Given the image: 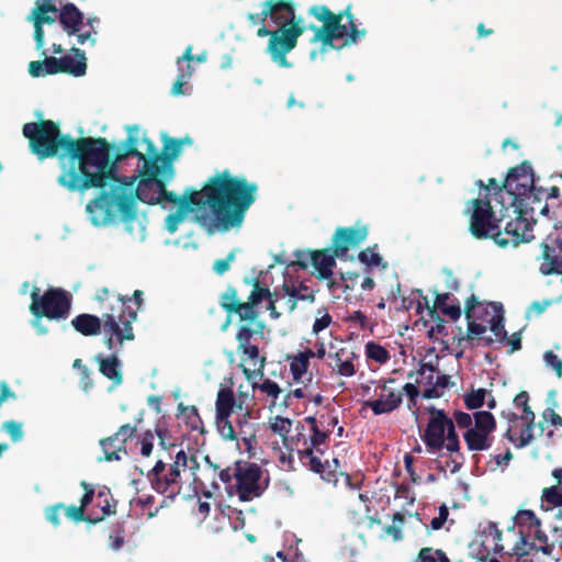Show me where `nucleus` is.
Instances as JSON below:
<instances>
[{"label":"nucleus","mask_w":562,"mask_h":562,"mask_svg":"<svg viewBox=\"0 0 562 562\" xmlns=\"http://www.w3.org/2000/svg\"><path fill=\"white\" fill-rule=\"evenodd\" d=\"M551 475L557 484L542 490L541 502L550 507H560L562 506V468L553 469Z\"/></svg>","instance_id":"29"},{"label":"nucleus","mask_w":562,"mask_h":562,"mask_svg":"<svg viewBox=\"0 0 562 562\" xmlns=\"http://www.w3.org/2000/svg\"><path fill=\"white\" fill-rule=\"evenodd\" d=\"M543 361L546 366L551 368L559 378L562 376V360L552 350H547L544 352Z\"/></svg>","instance_id":"59"},{"label":"nucleus","mask_w":562,"mask_h":562,"mask_svg":"<svg viewBox=\"0 0 562 562\" xmlns=\"http://www.w3.org/2000/svg\"><path fill=\"white\" fill-rule=\"evenodd\" d=\"M143 291L142 290H135L133 295L130 297L127 295H117V304H119V308H120V313L125 310L126 307L128 308H132L128 303L132 302V300L135 301L136 305H137V310H139L144 303V300H143Z\"/></svg>","instance_id":"54"},{"label":"nucleus","mask_w":562,"mask_h":562,"mask_svg":"<svg viewBox=\"0 0 562 562\" xmlns=\"http://www.w3.org/2000/svg\"><path fill=\"white\" fill-rule=\"evenodd\" d=\"M114 306H112L111 312L102 315V330L106 348L117 352L115 349L116 344L122 346L124 341L135 339L132 324L137 318V310L126 307L117 316L114 315Z\"/></svg>","instance_id":"10"},{"label":"nucleus","mask_w":562,"mask_h":562,"mask_svg":"<svg viewBox=\"0 0 562 562\" xmlns=\"http://www.w3.org/2000/svg\"><path fill=\"white\" fill-rule=\"evenodd\" d=\"M235 406L234 393L231 389H221L216 397V417H231Z\"/></svg>","instance_id":"32"},{"label":"nucleus","mask_w":562,"mask_h":562,"mask_svg":"<svg viewBox=\"0 0 562 562\" xmlns=\"http://www.w3.org/2000/svg\"><path fill=\"white\" fill-rule=\"evenodd\" d=\"M463 439L469 451H484L492 447L494 437L488 432L469 428L464 431Z\"/></svg>","instance_id":"28"},{"label":"nucleus","mask_w":562,"mask_h":562,"mask_svg":"<svg viewBox=\"0 0 562 562\" xmlns=\"http://www.w3.org/2000/svg\"><path fill=\"white\" fill-rule=\"evenodd\" d=\"M483 536L485 539L483 543L492 541L493 550L495 552L503 551L504 544L502 543V531L497 528V525L494 522H488L487 526L483 529Z\"/></svg>","instance_id":"41"},{"label":"nucleus","mask_w":562,"mask_h":562,"mask_svg":"<svg viewBox=\"0 0 562 562\" xmlns=\"http://www.w3.org/2000/svg\"><path fill=\"white\" fill-rule=\"evenodd\" d=\"M63 512L69 519H71L74 521L86 520L89 522H97V521L101 520V518L93 520L88 517H85V509L81 506H75V505L65 506V509H63Z\"/></svg>","instance_id":"55"},{"label":"nucleus","mask_w":562,"mask_h":562,"mask_svg":"<svg viewBox=\"0 0 562 562\" xmlns=\"http://www.w3.org/2000/svg\"><path fill=\"white\" fill-rule=\"evenodd\" d=\"M127 136L124 142L114 146L105 138V161L100 167H88L89 173H99L100 179L93 189H100V193L88 202L86 211L91 223L95 226L111 223L116 215L123 222H132L137 215L135 198L128 184L116 176L117 167L127 157H136L139 161L148 159V154L140 153L139 126L127 125Z\"/></svg>","instance_id":"4"},{"label":"nucleus","mask_w":562,"mask_h":562,"mask_svg":"<svg viewBox=\"0 0 562 562\" xmlns=\"http://www.w3.org/2000/svg\"><path fill=\"white\" fill-rule=\"evenodd\" d=\"M395 381L394 378L380 380L378 382V389H381V393L378 398L364 402V405L370 407L374 415L390 414L401 406L403 402L402 391L390 386V384L395 383Z\"/></svg>","instance_id":"14"},{"label":"nucleus","mask_w":562,"mask_h":562,"mask_svg":"<svg viewBox=\"0 0 562 562\" xmlns=\"http://www.w3.org/2000/svg\"><path fill=\"white\" fill-rule=\"evenodd\" d=\"M137 431V425L124 424L120 426L116 432L113 435L102 438L100 446L104 452L105 461H120V453L127 454L126 442L132 439Z\"/></svg>","instance_id":"15"},{"label":"nucleus","mask_w":562,"mask_h":562,"mask_svg":"<svg viewBox=\"0 0 562 562\" xmlns=\"http://www.w3.org/2000/svg\"><path fill=\"white\" fill-rule=\"evenodd\" d=\"M541 252L537 257L540 261L539 271L543 276L562 274V256L557 252L553 244L546 238L540 244Z\"/></svg>","instance_id":"21"},{"label":"nucleus","mask_w":562,"mask_h":562,"mask_svg":"<svg viewBox=\"0 0 562 562\" xmlns=\"http://www.w3.org/2000/svg\"><path fill=\"white\" fill-rule=\"evenodd\" d=\"M70 52L71 56H64L58 58L60 72L70 74L75 77L83 76L87 71V63L85 52L80 48L72 47Z\"/></svg>","instance_id":"24"},{"label":"nucleus","mask_w":562,"mask_h":562,"mask_svg":"<svg viewBox=\"0 0 562 562\" xmlns=\"http://www.w3.org/2000/svg\"><path fill=\"white\" fill-rule=\"evenodd\" d=\"M366 225H356L350 227H339L333 236V248L337 258H344L350 248L360 245L368 236Z\"/></svg>","instance_id":"17"},{"label":"nucleus","mask_w":562,"mask_h":562,"mask_svg":"<svg viewBox=\"0 0 562 562\" xmlns=\"http://www.w3.org/2000/svg\"><path fill=\"white\" fill-rule=\"evenodd\" d=\"M366 356L380 364L386 363L391 358L386 348L373 341L366 345Z\"/></svg>","instance_id":"42"},{"label":"nucleus","mask_w":562,"mask_h":562,"mask_svg":"<svg viewBox=\"0 0 562 562\" xmlns=\"http://www.w3.org/2000/svg\"><path fill=\"white\" fill-rule=\"evenodd\" d=\"M178 409L181 412L184 424L191 431L204 432L202 418L194 405L184 406L183 403H180Z\"/></svg>","instance_id":"33"},{"label":"nucleus","mask_w":562,"mask_h":562,"mask_svg":"<svg viewBox=\"0 0 562 562\" xmlns=\"http://www.w3.org/2000/svg\"><path fill=\"white\" fill-rule=\"evenodd\" d=\"M23 424L16 420H7L2 424L4 430L12 439L13 442H19L23 439Z\"/></svg>","instance_id":"51"},{"label":"nucleus","mask_w":562,"mask_h":562,"mask_svg":"<svg viewBox=\"0 0 562 562\" xmlns=\"http://www.w3.org/2000/svg\"><path fill=\"white\" fill-rule=\"evenodd\" d=\"M451 418L453 419L454 426H458L459 428H465V430L473 428L474 418L473 415H470L469 413L454 411Z\"/></svg>","instance_id":"57"},{"label":"nucleus","mask_w":562,"mask_h":562,"mask_svg":"<svg viewBox=\"0 0 562 562\" xmlns=\"http://www.w3.org/2000/svg\"><path fill=\"white\" fill-rule=\"evenodd\" d=\"M358 259L360 260V262L367 265L368 267L386 266L385 263H383L382 256L376 251V245L361 250L358 255Z\"/></svg>","instance_id":"44"},{"label":"nucleus","mask_w":562,"mask_h":562,"mask_svg":"<svg viewBox=\"0 0 562 562\" xmlns=\"http://www.w3.org/2000/svg\"><path fill=\"white\" fill-rule=\"evenodd\" d=\"M240 461L234 463V467H227L218 472L220 480L225 484V490L229 495L236 493V483L239 474Z\"/></svg>","instance_id":"36"},{"label":"nucleus","mask_w":562,"mask_h":562,"mask_svg":"<svg viewBox=\"0 0 562 562\" xmlns=\"http://www.w3.org/2000/svg\"><path fill=\"white\" fill-rule=\"evenodd\" d=\"M65 509V505L61 503L55 504L46 508L45 516L46 519L53 524L55 527L60 525V514Z\"/></svg>","instance_id":"62"},{"label":"nucleus","mask_w":562,"mask_h":562,"mask_svg":"<svg viewBox=\"0 0 562 562\" xmlns=\"http://www.w3.org/2000/svg\"><path fill=\"white\" fill-rule=\"evenodd\" d=\"M509 209L497 215L491 201L486 198L470 200L464 213L469 215V232L475 239H493L502 247H516L535 238L531 224L521 216H512Z\"/></svg>","instance_id":"5"},{"label":"nucleus","mask_w":562,"mask_h":562,"mask_svg":"<svg viewBox=\"0 0 562 562\" xmlns=\"http://www.w3.org/2000/svg\"><path fill=\"white\" fill-rule=\"evenodd\" d=\"M329 357L335 359V369L339 375L342 376H352L356 373L355 366L351 360H342L340 358L339 352L334 355H329Z\"/></svg>","instance_id":"50"},{"label":"nucleus","mask_w":562,"mask_h":562,"mask_svg":"<svg viewBox=\"0 0 562 562\" xmlns=\"http://www.w3.org/2000/svg\"><path fill=\"white\" fill-rule=\"evenodd\" d=\"M262 474V470L257 463L240 461L236 493L241 502L252 501L263 494L268 483H261Z\"/></svg>","instance_id":"12"},{"label":"nucleus","mask_w":562,"mask_h":562,"mask_svg":"<svg viewBox=\"0 0 562 562\" xmlns=\"http://www.w3.org/2000/svg\"><path fill=\"white\" fill-rule=\"evenodd\" d=\"M251 382V390L255 391L256 389L260 390L262 393H265L268 397H271L273 402L279 397L281 393L280 386L272 380L266 379L262 383H257L255 380Z\"/></svg>","instance_id":"46"},{"label":"nucleus","mask_w":562,"mask_h":562,"mask_svg":"<svg viewBox=\"0 0 562 562\" xmlns=\"http://www.w3.org/2000/svg\"><path fill=\"white\" fill-rule=\"evenodd\" d=\"M486 390L477 389L473 390L470 393H467L463 397L464 405L468 409H477L483 406L485 402Z\"/></svg>","instance_id":"47"},{"label":"nucleus","mask_w":562,"mask_h":562,"mask_svg":"<svg viewBox=\"0 0 562 562\" xmlns=\"http://www.w3.org/2000/svg\"><path fill=\"white\" fill-rule=\"evenodd\" d=\"M237 352L240 355L241 359L239 368L247 381L263 376L266 357L260 356L258 346L252 344L244 345V347L237 346Z\"/></svg>","instance_id":"18"},{"label":"nucleus","mask_w":562,"mask_h":562,"mask_svg":"<svg viewBox=\"0 0 562 562\" xmlns=\"http://www.w3.org/2000/svg\"><path fill=\"white\" fill-rule=\"evenodd\" d=\"M215 424L222 438L225 440L234 441L237 439L235 429L229 420V417H216Z\"/></svg>","instance_id":"49"},{"label":"nucleus","mask_w":562,"mask_h":562,"mask_svg":"<svg viewBox=\"0 0 562 562\" xmlns=\"http://www.w3.org/2000/svg\"><path fill=\"white\" fill-rule=\"evenodd\" d=\"M71 326L83 336H97L103 329V321L97 315L82 313L71 319Z\"/></svg>","instance_id":"25"},{"label":"nucleus","mask_w":562,"mask_h":562,"mask_svg":"<svg viewBox=\"0 0 562 562\" xmlns=\"http://www.w3.org/2000/svg\"><path fill=\"white\" fill-rule=\"evenodd\" d=\"M474 426L473 429H477L484 432L493 434L496 429V420L492 413L487 411H479L473 414Z\"/></svg>","instance_id":"37"},{"label":"nucleus","mask_w":562,"mask_h":562,"mask_svg":"<svg viewBox=\"0 0 562 562\" xmlns=\"http://www.w3.org/2000/svg\"><path fill=\"white\" fill-rule=\"evenodd\" d=\"M402 394H406L408 397V409H413L417 406V398L420 395L419 389L414 383H406L402 389Z\"/></svg>","instance_id":"60"},{"label":"nucleus","mask_w":562,"mask_h":562,"mask_svg":"<svg viewBox=\"0 0 562 562\" xmlns=\"http://www.w3.org/2000/svg\"><path fill=\"white\" fill-rule=\"evenodd\" d=\"M450 376L447 374H438L435 383L430 387H425L422 396L426 400L438 398L443 395L442 389L450 386Z\"/></svg>","instance_id":"39"},{"label":"nucleus","mask_w":562,"mask_h":562,"mask_svg":"<svg viewBox=\"0 0 562 562\" xmlns=\"http://www.w3.org/2000/svg\"><path fill=\"white\" fill-rule=\"evenodd\" d=\"M155 435L151 430L144 431L139 437L140 454L143 457H149L154 448Z\"/></svg>","instance_id":"56"},{"label":"nucleus","mask_w":562,"mask_h":562,"mask_svg":"<svg viewBox=\"0 0 562 562\" xmlns=\"http://www.w3.org/2000/svg\"><path fill=\"white\" fill-rule=\"evenodd\" d=\"M244 282L251 286L247 301H241L236 288L228 285L220 295V305L228 314L222 329L225 330L231 323V315H236L240 323L237 333V346L249 345L254 336L263 335L265 323L261 321L258 305L265 297L271 295L267 285H262L259 277H245Z\"/></svg>","instance_id":"6"},{"label":"nucleus","mask_w":562,"mask_h":562,"mask_svg":"<svg viewBox=\"0 0 562 562\" xmlns=\"http://www.w3.org/2000/svg\"><path fill=\"white\" fill-rule=\"evenodd\" d=\"M429 419L424 434L420 436L428 452H437L446 449L450 456L451 472L460 471L464 463V454L461 452L460 439L456 430L453 419L443 409L429 406L427 408Z\"/></svg>","instance_id":"8"},{"label":"nucleus","mask_w":562,"mask_h":562,"mask_svg":"<svg viewBox=\"0 0 562 562\" xmlns=\"http://www.w3.org/2000/svg\"><path fill=\"white\" fill-rule=\"evenodd\" d=\"M414 562H451L446 552L431 547L422 548Z\"/></svg>","instance_id":"38"},{"label":"nucleus","mask_w":562,"mask_h":562,"mask_svg":"<svg viewBox=\"0 0 562 562\" xmlns=\"http://www.w3.org/2000/svg\"><path fill=\"white\" fill-rule=\"evenodd\" d=\"M184 140L192 144L189 136L166 138L164 151L158 154L154 143L143 137L148 159L139 169L136 196L147 204L178 205L165 220L166 229L171 234L189 213H194L201 226H213L220 232L240 227L258 190L257 183L248 182L245 177H234L225 169L211 177L200 191L188 188L182 196H178L167 190V182L175 176L173 160L180 155Z\"/></svg>","instance_id":"1"},{"label":"nucleus","mask_w":562,"mask_h":562,"mask_svg":"<svg viewBox=\"0 0 562 562\" xmlns=\"http://www.w3.org/2000/svg\"><path fill=\"white\" fill-rule=\"evenodd\" d=\"M235 254L236 250L234 249L226 256V258L215 260L213 265L214 272L222 276L228 271L231 263L235 260Z\"/></svg>","instance_id":"61"},{"label":"nucleus","mask_w":562,"mask_h":562,"mask_svg":"<svg viewBox=\"0 0 562 562\" xmlns=\"http://www.w3.org/2000/svg\"><path fill=\"white\" fill-rule=\"evenodd\" d=\"M417 374L422 375L423 379L426 380L425 384L427 387H430L434 385L436 376V368L430 363H422L420 368L416 372Z\"/></svg>","instance_id":"63"},{"label":"nucleus","mask_w":562,"mask_h":562,"mask_svg":"<svg viewBox=\"0 0 562 562\" xmlns=\"http://www.w3.org/2000/svg\"><path fill=\"white\" fill-rule=\"evenodd\" d=\"M289 291L295 294L299 301H306L310 303H313L315 301L314 291L303 283H300L297 286L294 284H289Z\"/></svg>","instance_id":"53"},{"label":"nucleus","mask_w":562,"mask_h":562,"mask_svg":"<svg viewBox=\"0 0 562 562\" xmlns=\"http://www.w3.org/2000/svg\"><path fill=\"white\" fill-rule=\"evenodd\" d=\"M336 257L335 248H333V250L330 248H325L322 250L310 251L311 265L317 271V279L322 280L333 277V268L336 265Z\"/></svg>","instance_id":"22"},{"label":"nucleus","mask_w":562,"mask_h":562,"mask_svg":"<svg viewBox=\"0 0 562 562\" xmlns=\"http://www.w3.org/2000/svg\"><path fill=\"white\" fill-rule=\"evenodd\" d=\"M450 299V293H440L436 295L435 304L434 306L428 305V300L426 296L423 297L424 303L420 301L417 302L416 312L418 314H422L424 311V307L427 308L428 315L431 319L438 321L435 328H431L430 331L437 330V333H442L445 330L443 319H441L437 313V308L441 310V307H445L447 305V302Z\"/></svg>","instance_id":"27"},{"label":"nucleus","mask_w":562,"mask_h":562,"mask_svg":"<svg viewBox=\"0 0 562 562\" xmlns=\"http://www.w3.org/2000/svg\"><path fill=\"white\" fill-rule=\"evenodd\" d=\"M533 187V169L531 164L525 160L520 165L508 170L501 189H505V191L512 195L514 202L530 193Z\"/></svg>","instance_id":"13"},{"label":"nucleus","mask_w":562,"mask_h":562,"mask_svg":"<svg viewBox=\"0 0 562 562\" xmlns=\"http://www.w3.org/2000/svg\"><path fill=\"white\" fill-rule=\"evenodd\" d=\"M22 133L38 160L53 157H58L60 162L68 160L58 182L69 191H87L100 179L99 173L90 175L88 167H100L105 160L104 137L74 138L70 134H63L52 120L25 123Z\"/></svg>","instance_id":"3"},{"label":"nucleus","mask_w":562,"mask_h":562,"mask_svg":"<svg viewBox=\"0 0 562 562\" xmlns=\"http://www.w3.org/2000/svg\"><path fill=\"white\" fill-rule=\"evenodd\" d=\"M314 417L317 423V429L327 435V438L329 439L334 428L338 425V416L334 413H323Z\"/></svg>","instance_id":"43"},{"label":"nucleus","mask_w":562,"mask_h":562,"mask_svg":"<svg viewBox=\"0 0 562 562\" xmlns=\"http://www.w3.org/2000/svg\"><path fill=\"white\" fill-rule=\"evenodd\" d=\"M561 297L555 299H546L542 301H535L531 303V305L528 308L529 313H533L536 316L541 315L548 307L552 306L553 304L560 303Z\"/></svg>","instance_id":"58"},{"label":"nucleus","mask_w":562,"mask_h":562,"mask_svg":"<svg viewBox=\"0 0 562 562\" xmlns=\"http://www.w3.org/2000/svg\"><path fill=\"white\" fill-rule=\"evenodd\" d=\"M491 306L494 308V314L487 321L490 329L497 339L504 341L507 339V331L504 326L503 307L501 304H491Z\"/></svg>","instance_id":"35"},{"label":"nucleus","mask_w":562,"mask_h":562,"mask_svg":"<svg viewBox=\"0 0 562 562\" xmlns=\"http://www.w3.org/2000/svg\"><path fill=\"white\" fill-rule=\"evenodd\" d=\"M171 471H176L179 474L182 470L189 469L193 476V481L196 482V470L199 469V462L194 454L188 456L184 450H179L173 459V462L169 464Z\"/></svg>","instance_id":"30"},{"label":"nucleus","mask_w":562,"mask_h":562,"mask_svg":"<svg viewBox=\"0 0 562 562\" xmlns=\"http://www.w3.org/2000/svg\"><path fill=\"white\" fill-rule=\"evenodd\" d=\"M310 363L305 360V357L294 356L290 362V370L293 375V380L296 382L302 381L303 375L307 372Z\"/></svg>","instance_id":"48"},{"label":"nucleus","mask_w":562,"mask_h":562,"mask_svg":"<svg viewBox=\"0 0 562 562\" xmlns=\"http://www.w3.org/2000/svg\"><path fill=\"white\" fill-rule=\"evenodd\" d=\"M536 429V425L525 424L522 423V427L520 429L519 437L517 438L515 434H513L512 428L509 427L504 437L507 438L510 442L516 445V448H524L531 443L535 438L533 430Z\"/></svg>","instance_id":"34"},{"label":"nucleus","mask_w":562,"mask_h":562,"mask_svg":"<svg viewBox=\"0 0 562 562\" xmlns=\"http://www.w3.org/2000/svg\"><path fill=\"white\" fill-rule=\"evenodd\" d=\"M57 7L52 3V0H45L42 4H37L32 11V20L34 24V41L36 49H42L44 46V24H52L56 21V16L48 13H57Z\"/></svg>","instance_id":"19"},{"label":"nucleus","mask_w":562,"mask_h":562,"mask_svg":"<svg viewBox=\"0 0 562 562\" xmlns=\"http://www.w3.org/2000/svg\"><path fill=\"white\" fill-rule=\"evenodd\" d=\"M533 531V539L538 542V544L533 543L532 546L538 550L542 551L546 554H550L553 546L548 543V536L540 527H535L531 529Z\"/></svg>","instance_id":"52"},{"label":"nucleus","mask_w":562,"mask_h":562,"mask_svg":"<svg viewBox=\"0 0 562 562\" xmlns=\"http://www.w3.org/2000/svg\"><path fill=\"white\" fill-rule=\"evenodd\" d=\"M194 68L191 65H186L184 68L179 67V74L171 88L172 95H183L187 93L186 86L188 80L192 77Z\"/></svg>","instance_id":"40"},{"label":"nucleus","mask_w":562,"mask_h":562,"mask_svg":"<svg viewBox=\"0 0 562 562\" xmlns=\"http://www.w3.org/2000/svg\"><path fill=\"white\" fill-rule=\"evenodd\" d=\"M94 21L95 19H88L85 23L82 12L70 2L58 10V22L63 30L69 36L76 35L80 45L86 42H90L91 45L95 44V38L92 37V33H95L93 29Z\"/></svg>","instance_id":"11"},{"label":"nucleus","mask_w":562,"mask_h":562,"mask_svg":"<svg viewBox=\"0 0 562 562\" xmlns=\"http://www.w3.org/2000/svg\"><path fill=\"white\" fill-rule=\"evenodd\" d=\"M294 431L295 434L290 439L292 445L290 450L297 452L301 464L312 472L319 474L324 481L336 484V469L339 465V461L338 459H333L335 469H331L328 460L322 461V456L328 447L329 439L327 435L317 429L315 417L306 416L303 420L296 422Z\"/></svg>","instance_id":"7"},{"label":"nucleus","mask_w":562,"mask_h":562,"mask_svg":"<svg viewBox=\"0 0 562 562\" xmlns=\"http://www.w3.org/2000/svg\"><path fill=\"white\" fill-rule=\"evenodd\" d=\"M516 524L519 527L528 528L529 532L532 528L541 526L540 519L530 509L519 510L516 515Z\"/></svg>","instance_id":"45"},{"label":"nucleus","mask_w":562,"mask_h":562,"mask_svg":"<svg viewBox=\"0 0 562 562\" xmlns=\"http://www.w3.org/2000/svg\"><path fill=\"white\" fill-rule=\"evenodd\" d=\"M30 312L33 317H46L50 321H61L69 316L71 296L61 288H48L43 294L34 286L31 291Z\"/></svg>","instance_id":"9"},{"label":"nucleus","mask_w":562,"mask_h":562,"mask_svg":"<svg viewBox=\"0 0 562 562\" xmlns=\"http://www.w3.org/2000/svg\"><path fill=\"white\" fill-rule=\"evenodd\" d=\"M293 425L294 422L292 419L279 415L270 418L269 420V428L272 432L282 437V442L288 449H291L292 447L290 442L292 436H290V432L292 431Z\"/></svg>","instance_id":"31"},{"label":"nucleus","mask_w":562,"mask_h":562,"mask_svg":"<svg viewBox=\"0 0 562 562\" xmlns=\"http://www.w3.org/2000/svg\"><path fill=\"white\" fill-rule=\"evenodd\" d=\"M95 360L99 363V371L115 385H119L123 381V373L121 370V362L117 358L116 352L109 357L97 356Z\"/></svg>","instance_id":"26"},{"label":"nucleus","mask_w":562,"mask_h":562,"mask_svg":"<svg viewBox=\"0 0 562 562\" xmlns=\"http://www.w3.org/2000/svg\"><path fill=\"white\" fill-rule=\"evenodd\" d=\"M449 516V512L446 505H441L439 507V515L431 519L430 528L432 530H439L442 528L443 524L447 521Z\"/></svg>","instance_id":"64"},{"label":"nucleus","mask_w":562,"mask_h":562,"mask_svg":"<svg viewBox=\"0 0 562 562\" xmlns=\"http://www.w3.org/2000/svg\"><path fill=\"white\" fill-rule=\"evenodd\" d=\"M147 479L151 487L159 494L170 492L173 495L181 488L179 473L167 469V464L162 460L156 461L153 469L148 471Z\"/></svg>","instance_id":"16"},{"label":"nucleus","mask_w":562,"mask_h":562,"mask_svg":"<svg viewBox=\"0 0 562 562\" xmlns=\"http://www.w3.org/2000/svg\"><path fill=\"white\" fill-rule=\"evenodd\" d=\"M271 7H273V12L268 14V18L278 29L271 31L266 25H261L256 34L258 37L269 36L266 52L270 55L271 60L282 68L292 67L286 55L296 47L299 37L306 29L314 32L311 42L321 43L322 54L336 47L335 40H345L344 45H349L356 44L366 35V30H359L355 24L353 14L349 9L334 13L326 5H313L308 9V14L323 22V25L311 24L306 27L302 19L296 18L292 1L267 0V9Z\"/></svg>","instance_id":"2"},{"label":"nucleus","mask_w":562,"mask_h":562,"mask_svg":"<svg viewBox=\"0 0 562 562\" xmlns=\"http://www.w3.org/2000/svg\"><path fill=\"white\" fill-rule=\"evenodd\" d=\"M484 303L479 301V297L474 294L470 295L465 302L464 315L468 321L467 337L459 338V342L463 340H474L481 337L486 331V326L476 322L481 318L476 315V310H484Z\"/></svg>","instance_id":"20"},{"label":"nucleus","mask_w":562,"mask_h":562,"mask_svg":"<svg viewBox=\"0 0 562 562\" xmlns=\"http://www.w3.org/2000/svg\"><path fill=\"white\" fill-rule=\"evenodd\" d=\"M544 191L536 186L530 193L521 196V199L513 202L514 210L512 211L515 216H521L525 223H530L531 226L536 223L535 221H528L527 216L535 214V204H540Z\"/></svg>","instance_id":"23"}]
</instances>
